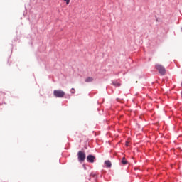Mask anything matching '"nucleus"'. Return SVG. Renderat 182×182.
Returning a JSON list of instances; mask_svg holds the SVG:
<instances>
[{
	"mask_svg": "<svg viewBox=\"0 0 182 182\" xmlns=\"http://www.w3.org/2000/svg\"><path fill=\"white\" fill-rule=\"evenodd\" d=\"M155 68L156 69V70H158L159 73L161 74L162 76H164V75H166V68L163 65L156 64Z\"/></svg>",
	"mask_w": 182,
	"mask_h": 182,
	"instance_id": "f257e3e1",
	"label": "nucleus"
},
{
	"mask_svg": "<svg viewBox=\"0 0 182 182\" xmlns=\"http://www.w3.org/2000/svg\"><path fill=\"white\" fill-rule=\"evenodd\" d=\"M77 157L78 161H80V163H83V161L86 160V154L85 153V151H80L77 153Z\"/></svg>",
	"mask_w": 182,
	"mask_h": 182,
	"instance_id": "f03ea898",
	"label": "nucleus"
},
{
	"mask_svg": "<svg viewBox=\"0 0 182 182\" xmlns=\"http://www.w3.org/2000/svg\"><path fill=\"white\" fill-rule=\"evenodd\" d=\"M53 95L55 97L62 98V97H65V92H63V91L60 90H55L53 91Z\"/></svg>",
	"mask_w": 182,
	"mask_h": 182,
	"instance_id": "7ed1b4c3",
	"label": "nucleus"
},
{
	"mask_svg": "<svg viewBox=\"0 0 182 182\" xmlns=\"http://www.w3.org/2000/svg\"><path fill=\"white\" fill-rule=\"evenodd\" d=\"M95 156L93 155H88L87 157V161H89L90 163H95Z\"/></svg>",
	"mask_w": 182,
	"mask_h": 182,
	"instance_id": "20e7f679",
	"label": "nucleus"
},
{
	"mask_svg": "<svg viewBox=\"0 0 182 182\" xmlns=\"http://www.w3.org/2000/svg\"><path fill=\"white\" fill-rule=\"evenodd\" d=\"M113 86H115V87H120L121 84L118 81H113L112 82Z\"/></svg>",
	"mask_w": 182,
	"mask_h": 182,
	"instance_id": "39448f33",
	"label": "nucleus"
},
{
	"mask_svg": "<svg viewBox=\"0 0 182 182\" xmlns=\"http://www.w3.org/2000/svg\"><path fill=\"white\" fill-rule=\"evenodd\" d=\"M105 164L106 167H108V168L112 167V162H110V161H105Z\"/></svg>",
	"mask_w": 182,
	"mask_h": 182,
	"instance_id": "423d86ee",
	"label": "nucleus"
},
{
	"mask_svg": "<svg viewBox=\"0 0 182 182\" xmlns=\"http://www.w3.org/2000/svg\"><path fill=\"white\" fill-rule=\"evenodd\" d=\"M85 82L87 83H90V82H93V77H88L85 79Z\"/></svg>",
	"mask_w": 182,
	"mask_h": 182,
	"instance_id": "0eeeda50",
	"label": "nucleus"
},
{
	"mask_svg": "<svg viewBox=\"0 0 182 182\" xmlns=\"http://www.w3.org/2000/svg\"><path fill=\"white\" fill-rule=\"evenodd\" d=\"M122 164L124 165H126L127 164V161L126 160V158L125 157H123L122 159Z\"/></svg>",
	"mask_w": 182,
	"mask_h": 182,
	"instance_id": "6e6552de",
	"label": "nucleus"
},
{
	"mask_svg": "<svg viewBox=\"0 0 182 182\" xmlns=\"http://www.w3.org/2000/svg\"><path fill=\"white\" fill-rule=\"evenodd\" d=\"M66 2V5H69L70 4V0H64Z\"/></svg>",
	"mask_w": 182,
	"mask_h": 182,
	"instance_id": "1a4fd4ad",
	"label": "nucleus"
},
{
	"mask_svg": "<svg viewBox=\"0 0 182 182\" xmlns=\"http://www.w3.org/2000/svg\"><path fill=\"white\" fill-rule=\"evenodd\" d=\"M70 92L73 93V94H74V93H75V88H72V89L70 90Z\"/></svg>",
	"mask_w": 182,
	"mask_h": 182,
	"instance_id": "9d476101",
	"label": "nucleus"
},
{
	"mask_svg": "<svg viewBox=\"0 0 182 182\" xmlns=\"http://www.w3.org/2000/svg\"><path fill=\"white\" fill-rule=\"evenodd\" d=\"M125 146H127V147H129V141L126 142Z\"/></svg>",
	"mask_w": 182,
	"mask_h": 182,
	"instance_id": "9b49d317",
	"label": "nucleus"
}]
</instances>
